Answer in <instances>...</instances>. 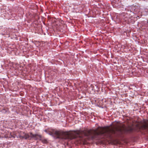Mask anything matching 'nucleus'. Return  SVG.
Here are the masks:
<instances>
[{"mask_svg": "<svg viewBox=\"0 0 148 148\" xmlns=\"http://www.w3.org/2000/svg\"><path fill=\"white\" fill-rule=\"evenodd\" d=\"M45 131L50 135L53 136L55 135L57 138L60 139L71 140L76 138L75 133L71 132H63L54 130H52V131L49 133L48 132L47 130H45Z\"/></svg>", "mask_w": 148, "mask_h": 148, "instance_id": "nucleus-2", "label": "nucleus"}, {"mask_svg": "<svg viewBox=\"0 0 148 148\" xmlns=\"http://www.w3.org/2000/svg\"><path fill=\"white\" fill-rule=\"evenodd\" d=\"M79 133H77V134L78 136H79Z\"/></svg>", "mask_w": 148, "mask_h": 148, "instance_id": "nucleus-6", "label": "nucleus"}, {"mask_svg": "<svg viewBox=\"0 0 148 148\" xmlns=\"http://www.w3.org/2000/svg\"><path fill=\"white\" fill-rule=\"evenodd\" d=\"M115 131L113 128H108L105 130L103 129L98 130V129L95 130H89L82 132L84 136L86 137L88 139H93L95 136H104L106 133L111 132L112 134H116L117 136H120L123 133V131L120 129L116 128Z\"/></svg>", "mask_w": 148, "mask_h": 148, "instance_id": "nucleus-1", "label": "nucleus"}, {"mask_svg": "<svg viewBox=\"0 0 148 148\" xmlns=\"http://www.w3.org/2000/svg\"><path fill=\"white\" fill-rule=\"evenodd\" d=\"M31 138L35 140H41L42 136L38 134H33L31 133Z\"/></svg>", "mask_w": 148, "mask_h": 148, "instance_id": "nucleus-3", "label": "nucleus"}, {"mask_svg": "<svg viewBox=\"0 0 148 148\" xmlns=\"http://www.w3.org/2000/svg\"><path fill=\"white\" fill-rule=\"evenodd\" d=\"M31 133L29 134H27L24 133L23 136H20V138H24L25 139H27L29 138H31Z\"/></svg>", "mask_w": 148, "mask_h": 148, "instance_id": "nucleus-5", "label": "nucleus"}, {"mask_svg": "<svg viewBox=\"0 0 148 148\" xmlns=\"http://www.w3.org/2000/svg\"><path fill=\"white\" fill-rule=\"evenodd\" d=\"M141 128L143 130H148V121L145 122L142 124L141 127Z\"/></svg>", "mask_w": 148, "mask_h": 148, "instance_id": "nucleus-4", "label": "nucleus"}]
</instances>
